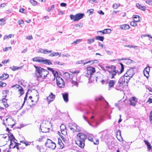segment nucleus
I'll return each instance as SVG.
<instances>
[{
  "label": "nucleus",
  "mask_w": 152,
  "mask_h": 152,
  "mask_svg": "<svg viewBox=\"0 0 152 152\" xmlns=\"http://www.w3.org/2000/svg\"><path fill=\"white\" fill-rule=\"evenodd\" d=\"M50 141V143H49L47 146H48L49 148H51L52 150H54L56 147V144L51 140Z\"/></svg>",
  "instance_id": "nucleus-21"
},
{
  "label": "nucleus",
  "mask_w": 152,
  "mask_h": 152,
  "mask_svg": "<svg viewBox=\"0 0 152 152\" xmlns=\"http://www.w3.org/2000/svg\"><path fill=\"white\" fill-rule=\"evenodd\" d=\"M43 63L45 64H47L49 65L52 64V63L49 60L47 59H44Z\"/></svg>",
  "instance_id": "nucleus-28"
},
{
  "label": "nucleus",
  "mask_w": 152,
  "mask_h": 152,
  "mask_svg": "<svg viewBox=\"0 0 152 152\" xmlns=\"http://www.w3.org/2000/svg\"><path fill=\"white\" fill-rule=\"evenodd\" d=\"M56 78L57 86L60 88H64L65 84L62 78L59 76L56 77Z\"/></svg>",
  "instance_id": "nucleus-8"
},
{
  "label": "nucleus",
  "mask_w": 152,
  "mask_h": 152,
  "mask_svg": "<svg viewBox=\"0 0 152 152\" xmlns=\"http://www.w3.org/2000/svg\"><path fill=\"white\" fill-rule=\"evenodd\" d=\"M88 1L91 4L97 3V0H88Z\"/></svg>",
  "instance_id": "nucleus-48"
},
{
  "label": "nucleus",
  "mask_w": 152,
  "mask_h": 152,
  "mask_svg": "<svg viewBox=\"0 0 152 152\" xmlns=\"http://www.w3.org/2000/svg\"><path fill=\"white\" fill-rule=\"evenodd\" d=\"M94 41L95 39L94 38L87 39V43L88 44H90L91 43L94 42Z\"/></svg>",
  "instance_id": "nucleus-35"
},
{
  "label": "nucleus",
  "mask_w": 152,
  "mask_h": 152,
  "mask_svg": "<svg viewBox=\"0 0 152 152\" xmlns=\"http://www.w3.org/2000/svg\"><path fill=\"white\" fill-rule=\"evenodd\" d=\"M136 7L139 9L145 11L146 10V8L144 6H142L139 3H137L136 4Z\"/></svg>",
  "instance_id": "nucleus-23"
},
{
  "label": "nucleus",
  "mask_w": 152,
  "mask_h": 152,
  "mask_svg": "<svg viewBox=\"0 0 152 152\" xmlns=\"http://www.w3.org/2000/svg\"><path fill=\"white\" fill-rule=\"evenodd\" d=\"M44 49H43L42 48H39L38 50V53H44Z\"/></svg>",
  "instance_id": "nucleus-49"
},
{
  "label": "nucleus",
  "mask_w": 152,
  "mask_h": 152,
  "mask_svg": "<svg viewBox=\"0 0 152 152\" xmlns=\"http://www.w3.org/2000/svg\"><path fill=\"white\" fill-rule=\"evenodd\" d=\"M53 71H55V72H53L52 73L53 74L54 76L55 77L54 79H55L56 77H56L58 76V73L57 72L55 71V70H54Z\"/></svg>",
  "instance_id": "nucleus-40"
},
{
  "label": "nucleus",
  "mask_w": 152,
  "mask_h": 152,
  "mask_svg": "<svg viewBox=\"0 0 152 152\" xmlns=\"http://www.w3.org/2000/svg\"><path fill=\"white\" fill-rule=\"evenodd\" d=\"M88 11L90 12V15L92 14L93 13L94 10L92 9L88 10L87 11V12H88Z\"/></svg>",
  "instance_id": "nucleus-59"
},
{
  "label": "nucleus",
  "mask_w": 152,
  "mask_h": 152,
  "mask_svg": "<svg viewBox=\"0 0 152 152\" xmlns=\"http://www.w3.org/2000/svg\"><path fill=\"white\" fill-rule=\"evenodd\" d=\"M130 26L128 24H124L120 26V28L123 29L127 30L129 28Z\"/></svg>",
  "instance_id": "nucleus-25"
},
{
  "label": "nucleus",
  "mask_w": 152,
  "mask_h": 152,
  "mask_svg": "<svg viewBox=\"0 0 152 152\" xmlns=\"http://www.w3.org/2000/svg\"><path fill=\"white\" fill-rule=\"evenodd\" d=\"M64 78L66 80H69L70 78L73 75L72 74H70L69 73L67 72H65L64 74Z\"/></svg>",
  "instance_id": "nucleus-17"
},
{
  "label": "nucleus",
  "mask_w": 152,
  "mask_h": 152,
  "mask_svg": "<svg viewBox=\"0 0 152 152\" xmlns=\"http://www.w3.org/2000/svg\"><path fill=\"white\" fill-rule=\"evenodd\" d=\"M149 118H150V122L152 123V110L150 113L149 115Z\"/></svg>",
  "instance_id": "nucleus-53"
},
{
  "label": "nucleus",
  "mask_w": 152,
  "mask_h": 152,
  "mask_svg": "<svg viewBox=\"0 0 152 152\" xmlns=\"http://www.w3.org/2000/svg\"><path fill=\"white\" fill-rule=\"evenodd\" d=\"M115 83V80H109L108 82L109 88L113 87Z\"/></svg>",
  "instance_id": "nucleus-22"
},
{
  "label": "nucleus",
  "mask_w": 152,
  "mask_h": 152,
  "mask_svg": "<svg viewBox=\"0 0 152 152\" xmlns=\"http://www.w3.org/2000/svg\"><path fill=\"white\" fill-rule=\"evenodd\" d=\"M54 64H57L58 65H64V63H61V62H54Z\"/></svg>",
  "instance_id": "nucleus-54"
},
{
  "label": "nucleus",
  "mask_w": 152,
  "mask_h": 152,
  "mask_svg": "<svg viewBox=\"0 0 152 152\" xmlns=\"http://www.w3.org/2000/svg\"><path fill=\"white\" fill-rule=\"evenodd\" d=\"M59 53L58 52H53L51 53L49 55V56L51 57H53L55 56H57V55H59Z\"/></svg>",
  "instance_id": "nucleus-34"
},
{
  "label": "nucleus",
  "mask_w": 152,
  "mask_h": 152,
  "mask_svg": "<svg viewBox=\"0 0 152 152\" xmlns=\"http://www.w3.org/2000/svg\"><path fill=\"white\" fill-rule=\"evenodd\" d=\"M85 60H82L80 61H77L76 64H83L84 65H85L86 64H87L89 63H92V64H93L95 62L96 63H97L98 62V61L97 60H94L92 61H88L86 62H84Z\"/></svg>",
  "instance_id": "nucleus-12"
},
{
  "label": "nucleus",
  "mask_w": 152,
  "mask_h": 152,
  "mask_svg": "<svg viewBox=\"0 0 152 152\" xmlns=\"http://www.w3.org/2000/svg\"><path fill=\"white\" fill-rule=\"evenodd\" d=\"M131 78L130 77L127 76V75H126L125 73L124 75L119 78L120 82H121L122 83H123L124 86L127 85L128 83Z\"/></svg>",
  "instance_id": "nucleus-5"
},
{
  "label": "nucleus",
  "mask_w": 152,
  "mask_h": 152,
  "mask_svg": "<svg viewBox=\"0 0 152 152\" xmlns=\"http://www.w3.org/2000/svg\"><path fill=\"white\" fill-rule=\"evenodd\" d=\"M95 72V69L94 68L91 66L88 67L87 68V73L86 74V77L91 76Z\"/></svg>",
  "instance_id": "nucleus-9"
},
{
  "label": "nucleus",
  "mask_w": 152,
  "mask_h": 152,
  "mask_svg": "<svg viewBox=\"0 0 152 152\" xmlns=\"http://www.w3.org/2000/svg\"><path fill=\"white\" fill-rule=\"evenodd\" d=\"M69 128L72 130H74L76 127V124L74 123H70L68 124Z\"/></svg>",
  "instance_id": "nucleus-18"
},
{
  "label": "nucleus",
  "mask_w": 152,
  "mask_h": 152,
  "mask_svg": "<svg viewBox=\"0 0 152 152\" xmlns=\"http://www.w3.org/2000/svg\"><path fill=\"white\" fill-rule=\"evenodd\" d=\"M75 26L77 27H81L83 26V25L82 23H79L76 24L75 25Z\"/></svg>",
  "instance_id": "nucleus-52"
},
{
  "label": "nucleus",
  "mask_w": 152,
  "mask_h": 152,
  "mask_svg": "<svg viewBox=\"0 0 152 152\" xmlns=\"http://www.w3.org/2000/svg\"><path fill=\"white\" fill-rule=\"evenodd\" d=\"M18 23L21 26H23L24 25V21L22 20H19L18 21Z\"/></svg>",
  "instance_id": "nucleus-36"
},
{
  "label": "nucleus",
  "mask_w": 152,
  "mask_h": 152,
  "mask_svg": "<svg viewBox=\"0 0 152 152\" xmlns=\"http://www.w3.org/2000/svg\"><path fill=\"white\" fill-rule=\"evenodd\" d=\"M14 143L15 144V145L14 147H13V148H15V147H16L17 149L18 150V149H19L18 145H20V143L17 142H14Z\"/></svg>",
  "instance_id": "nucleus-39"
},
{
  "label": "nucleus",
  "mask_w": 152,
  "mask_h": 152,
  "mask_svg": "<svg viewBox=\"0 0 152 152\" xmlns=\"http://www.w3.org/2000/svg\"><path fill=\"white\" fill-rule=\"evenodd\" d=\"M55 98V95L53 94L51 92L49 96L47 97L48 103L50 104L51 102L53 101Z\"/></svg>",
  "instance_id": "nucleus-15"
},
{
  "label": "nucleus",
  "mask_w": 152,
  "mask_h": 152,
  "mask_svg": "<svg viewBox=\"0 0 152 152\" xmlns=\"http://www.w3.org/2000/svg\"><path fill=\"white\" fill-rule=\"evenodd\" d=\"M62 96L64 102H67L69 100V94L67 93H65L62 94Z\"/></svg>",
  "instance_id": "nucleus-16"
},
{
  "label": "nucleus",
  "mask_w": 152,
  "mask_h": 152,
  "mask_svg": "<svg viewBox=\"0 0 152 152\" xmlns=\"http://www.w3.org/2000/svg\"><path fill=\"white\" fill-rule=\"evenodd\" d=\"M148 102L149 103H152V99L150 98H149L148 99Z\"/></svg>",
  "instance_id": "nucleus-64"
},
{
  "label": "nucleus",
  "mask_w": 152,
  "mask_h": 152,
  "mask_svg": "<svg viewBox=\"0 0 152 152\" xmlns=\"http://www.w3.org/2000/svg\"><path fill=\"white\" fill-rule=\"evenodd\" d=\"M20 86L18 84H15L12 86V88H13L15 87H16L17 88H19Z\"/></svg>",
  "instance_id": "nucleus-56"
},
{
  "label": "nucleus",
  "mask_w": 152,
  "mask_h": 152,
  "mask_svg": "<svg viewBox=\"0 0 152 152\" xmlns=\"http://www.w3.org/2000/svg\"><path fill=\"white\" fill-rule=\"evenodd\" d=\"M9 75L7 74L4 73L0 77V80H6L9 77Z\"/></svg>",
  "instance_id": "nucleus-24"
},
{
  "label": "nucleus",
  "mask_w": 152,
  "mask_h": 152,
  "mask_svg": "<svg viewBox=\"0 0 152 152\" xmlns=\"http://www.w3.org/2000/svg\"><path fill=\"white\" fill-rule=\"evenodd\" d=\"M87 77L88 78L89 83L96 82L97 81V77L94 75H92L91 77L89 76V77Z\"/></svg>",
  "instance_id": "nucleus-14"
},
{
  "label": "nucleus",
  "mask_w": 152,
  "mask_h": 152,
  "mask_svg": "<svg viewBox=\"0 0 152 152\" xmlns=\"http://www.w3.org/2000/svg\"><path fill=\"white\" fill-rule=\"evenodd\" d=\"M118 7V6L117 4H114L113 5V7L114 9H116Z\"/></svg>",
  "instance_id": "nucleus-57"
},
{
  "label": "nucleus",
  "mask_w": 152,
  "mask_h": 152,
  "mask_svg": "<svg viewBox=\"0 0 152 152\" xmlns=\"http://www.w3.org/2000/svg\"><path fill=\"white\" fill-rule=\"evenodd\" d=\"M145 2L150 5H152V0H146Z\"/></svg>",
  "instance_id": "nucleus-43"
},
{
  "label": "nucleus",
  "mask_w": 152,
  "mask_h": 152,
  "mask_svg": "<svg viewBox=\"0 0 152 152\" xmlns=\"http://www.w3.org/2000/svg\"><path fill=\"white\" fill-rule=\"evenodd\" d=\"M137 101V99L135 96H133L129 100L130 105L133 106H135Z\"/></svg>",
  "instance_id": "nucleus-10"
},
{
  "label": "nucleus",
  "mask_w": 152,
  "mask_h": 152,
  "mask_svg": "<svg viewBox=\"0 0 152 152\" xmlns=\"http://www.w3.org/2000/svg\"><path fill=\"white\" fill-rule=\"evenodd\" d=\"M58 144L60 145V148L61 149H62L64 147V143L61 142V140L60 139H58Z\"/></svg>",
  "instance_id": "nucleus-30"
},
{
  "label": "nucleus",
  "mask_w": 152,
  "mask_h": 152,
  "mask_svg": "<svg viewBox=\"0 0 152 152\" xmlns=\"http://www.w3.org/2000/svg\"><path fill=\"white\" fill-rule=\"evenodd\" d=\"M6 20L4 18H2L0 19V25H3L4 24V23H2L3 22H4Z\"/></svg>",
  "instance_id": "nucleus-47"
},
{
  "label": "nucleus",
  "mask_w": 152,
  "mask_h": 152,
  "mask_svg": "<svg viewBox=\"0 0 152 152\" xmlns=\"http://www.w3.org/2000/svg\"><path fill=\"white\" fill-rule=\"evenodd\" d=\"M77 136V140L76 142V144L81 148H83L85 145V140L87 138V136L84 133L81 132L78 133Z\"/></svg>",
  "instance_id": "nucleus-4"
},
{
  "label": "nucleus",
  "mask_w": 152,
  "mask_h": 152,
  "mask_svg": "<svg viewBox=\"0 0 152 152\" xmlns=\"http://www.w3.org/2000/svg\"><path fill=\"white\" fill-rule=\"evenodd\" d=\"M30 1L33 5L35 6L37 4V2L34 0H30Z\"/></svg>",
  "instance_id": "nucleus-37"
},
{
  "label": "nucleus",
  "mask_w": 152,
  "mask_h": 152,
  "mask_svg": "<svg viewBox=\"0 0 152 152\" xmlns=\"http://www.w3.org/2000/svg\"><path fill=\"white\" fill-rule=\"evenodd\" d=\"M150 68L149 67H146L143 71V74L145 76L148 77L149 76V73L150 71Z\"/></svg>",
  "instance_id": "nucleus-20"
},
{
  "label": "nucleus",
  "mask_w": 152,
  "mask_h": 152,
  "mask_svg": "<svg viewBox=\"0 0 152 152\" xmlns=\"http://www.w3.org/2000/svg\"><path fill=\"white\" fill-rule=\"evenodd\" d=\"M41 132L43 133H46L49 131V129L44 127H42L41 128Z\"/></svg>",
  "instance_id": "nucleus-29"
},
{
  "label": "nucleus",
  "mask_w": 152,
  "mask_h": 152,
  "mask_svg": "<svg viewBox=\"0 0 152 152\" xmlns=\"http://www.w3.org/2000/svg\"><path fill=\"white\" fill-rule=\"evenodd\" d=\"M120 79H119L115 87V88L117 90L121 91L123 88V85L124 83L121 82H120Z\"/></svg>",
  "instance_id": "nucleus-13"
},
{
  "label": "nucleus",
  "mask_w": 152,
  "mask_h": 152,
  "mask_svg": "<svg viewBox=\"0 0 152 152\" xmlns=\"http://www.w3.org/2000/svg\"><path fill=\"white\" fill-rule=\"evenodd\" d=\"M72 77L71 78V82L74 85L76 86H78V83L77 82L76 77L75 76H73V75Z\"/></svg>",
  "instance_id": "nucleus-19"
},
{
  "label": "nucleus",
  "mask_w": 152,
  "mask_h": 152,
  "mask_svg": "<svg viewBox=\"0 0 152 152\" xmlns=\"http://www.w3.org/2000/svg\"><path fill=\"white\" fill-rule=\"evenodd\" d=\"M36 69L35 76L38 79L41 78L42 80L45 79L49 74V72L46 69L40 66H34Z\"/></svg>",
  "instance_id": "nucleus-2"
},
{
  "label": "nucleus",
  "mask_w": 152,
  "mask_h": 152,
  "mask_svg": "<svg viewBox=\"0 0 152 152\" xmlns=\"http://www.w3.org/2000/svg\"><path fill=\"white\" fill-rule=\"evenodd\" d=\"M18 91H20L19 94L20 96L24 94L23 89V88L20 86L19 88H18Z\"/></svg>",
  "instance_id": "nucleus-33"
},
{
  "label": "nucleus",
  "mask_w": 152,
  "mask_h": 152,
  "mask_svg": "<svg viewBox=\"0 0 152 152\" xmlns=\"http://www.w3.org/2000/svg\"><path fill=\"white\" fill-rule=\"evenodd\" d=\"M63 56V57H67L68 58H69L70 56V55L68 54H63L61 55H60L59 54V56Z\"/></svg>",
  "instance_id": "nucleus-46"
},
{
  "label": "nucleus",
  "mask_w": 152,
  "mask_h": 152,
  "mask_svg": "<svg viewBox=\"0 0 152 152\" xmlns=\"http://www.w3.org/2000/svg\"><path fill=\"white\" fill-rule=\"evenodd\" d=\"M144 142L145 144L146 145L147 147V148L148 151H150L152 148V146L150 145L149 142L146 140H144Z\"/></svg>",
  "instance_id": "nucleus-26"
},
{
  "label": "nucleus",
  "mask_w": 152,
  "mask_h": 152,
  "mask_svg": "<svg viewBox=\"0 0 152 152\" xmlns=\"http://www.w3.org/2000/svg\"><path fill=\"white\" fill-rule=\"evenodd\" d=\"M44 59V58L42 57H39V58L38 59V62L39 63H43V59Z\"/></svg>",
  "instance_id": "nucleus-45"
},
{
  "label": "nucleus",
  "mask_w": 152,
  "mask_h": 152,
  "mask_svg": "<svg viewBox=\"0 0 152 152\" xmlns=\"http://www.w3.org/2000/svg\"><path fill=\"white\" fill-rule=\"evenodd\" d=\"M111 30L110 29L107 28L103 30V34H108L111 32Z\"/></svg>",
  "instance_id": "nucleus-32"
},
{
  "label": "nucleus",
  "mask_w": 152,
  "mask_h": 152,
  "mask_svg": "<svg viewBox=\"0 0 152 152\" xmlns=\"http://www.w3.org/2000/svg\"><path fill=\"white\" fill-rule=\"evenodd\" d=\"M14 36V35L13 34H10L9 35H8L7 36V38L8 39L9 38H11L12 37H13Z\"/></svg>",
  "instance_id": "nucleus-60"
},
{
  "label": "nucleus",
  "mask_w": 152,
  "mask_h": 152,
  "mask_svg": "<svg viewBox=\"0 0 152 152\" xmlns=\"http://www.w3.org/2000/svg\"><path fill=\"white\" fill-rule=\"evenodd\" d=\"M139 21V19H137L136 20H134L130 23L131 25L133 26H137V22Z\"/></svg>",
  "instance_id": "nucleus-27"
},
{
  "label": "nucleus",
  "mask_w": 152,
  "mask_h": 152,
  "mask_svg": "<svg viewBox=\"0 0 152 152\" xmlns=\"http://www.w3.org/2000/svg\"><path fill=\"white\" fill-rule=\"evenodd\" d=\"M8 61H9V59H8L7 60H4V61H2V63L3 64H6L8 62Z\"/></svg>",
  "instance_id": "nucleus-62"
},
{
  "label": "nucleus",
  "mask_w": 152,
  "mask_h": 152,
  "mask_svg": "<svg viewBox=\"0 0 152 152\" xmlns=\"http://www.w3.org/2000/svg\"><path fill=\"white\" fill-rule=\"evenodd\" d=\"M44 54H48L52 51L51 50H48L47 49H44Z\"/></svg>",
  "instance_id": "nucleus-44"
},
{
  "label": "nucleus",
  "mask_w": 152,
  "mask_h": 152,
  "mask_svg": "<svg viewBox=\"0 0 152 152\" xmlns=\"http://www.w3.org/2000/svg\"><path fill=\"white\" fill-rule=\"evenodd\" d=\"M84 14L83 13H79L73 15H70V18L72 20H73L74 21H78L80 19L83 18Z\"/></svg>",
  "instance_id": "nucleus-6"
},
{
  "label": "nucleus",
  "mask_w": 152,
  "mask_h": 152,
  "mask_svg": "<svg viewBox=\"0 0 152 152\" xmlns=\"http://www.w3.org/2000/svg\"><path fill=\"white\" fill-rule=\"evenodd\" d=\"M95 39L97 40H99L102 41H103L104 39V37L101 36H96L95 37Z\"/></svg>",
  "instance_id": "nucleus-31"
},
{
  "label": "nucleus",
  "mask_w": 152,
  "mask_h": 152,
  "mask_svg": "<svg viewBox=\"0 0 152 152\" xmlns=\"http://www.w3.org/2000/svg\"><path fill=\"white\" fill-rule=\"evenodd\" d=\"M76 127L75 128V129H74L73 131L74 130L76 132L80 131V129L79 127L78 126H77V125H76Z\"/></svg>",
  "instance_id": "nucleus-42"
},
{
  "label": "nucleus",
  "mask_w": 152,
  "mask_h": 152,
  "mask_svg": "<svg viewBox=\"0 0 152 152\" xmlns=\"http://www.w3.org/2000/svg\"><path fill=\"white\" fill-rule=\"evenodd\" d=\"M60 5L61 7H64L66 5V4L65 3H61Z\"/></svg>",
  "instance_id": "nucleus-61"
},
{
  "label": "nucleus",
  "mask_w": 152,
  "mask_h": 152,
  "mask_svg": "<svg viewBox=\"0 0 152 152\" xmlns=\"http://www.w3.org/2000/svg\"><path fill=\"white\" fill-rule=\"evenodd\" d=\"M109 80L108 79H107L106 80H102L101 81V83H102V84H107L108 83Z\"/></svg>",
  "instance_id": "nucleus-38"
},
{
  "label": "nucleus",
  "mask_w": 152,
  "mask_h": 152,
  "mask_svg": "<svg viewBox=\"0 0 152 152\" xmlns=\"http://www.w3.org/2000/svg\"><path fill=\"white\" fill-rule=\"evenodd\" d=\"M120 64L121 65V69L119 72L118 70H116V67L115 66L111 65L106 66L107 71L109 72V76L111 79L114 78L117 74L119 75L124 71V66L123 64L121 63H120Z\"/></svg>",
  "instance_id": "nucleus-1"
},
{
  "label": "nucleus",
  "mask_w": 152,
  "mask_h": 152,
  "mask_svg": "<svg viewBox=\"0 0 152 152\" xmlns=\"http://www.w3.org/2000/svg\"><path fill=\"white\" fill-rule=\"evenodd\" d=\"M95 103L94 104L95 110H100L103 104H104L108 105V103L101 96L96 97L95 99Z\"/></svg>",
  "instance_id": "nucleus-3"
},
{
  "label": "nucleus",
  "mask_w": 152,
  "mask_h": 152,
  "mask_svg": "<svg viewBox=\"0 0 152 152\" xmlns=\"http://www.w3.org/2000/svg\"><path fill=\"white\" fill-rule=\"evenodd\" d=\"M25 10L23 8H21L19 10V12L22 13H25L26 12H25Z\"/></svg>",
  "instance_id": "nucleus-55"
},
{
  "label": "nucleus",
  "mask_w": 152,
  "mask_h": 152,
  "mask_svg": "<svg viewBox=\"0 0 152 152\" xmlns=\"http://www.w3.org/2000/svg\"><path fill=\"white\" fill-rule=\"evenodd\" d=\"M106 52L109 55H111L113 53V52L112 51H109V50H106Z\"/></svg>",
  "instance_id": "nucleus-58"
},
{
  "label": "nucleus",
  "mask_w": 152,
  "mask_h": 152,
  "mask_svg": "<svg viewBox=\"0 0 152 152\" xmlns=\"http://www.w3.org/2000/svg\"><path fill=\"white\" fill-rule=\"evenodd\" d=\"M8 136V135L7 134H3V138L4 139H6L7 137Z\"/></svg>",
  "instance_id": "nucleus-63"
},
{
  "label": "nucleus",
  "mask_w": 152,
  "mask_h": 152,
  "mask_svg": "<svg viewBox=\"0 0 152 152\" xmlns=\"http://www.w3.org/2000/svg\"><path fill=\"white\" fill-rule=\"evenodd\" d=\"M20 67H17L16 66H13L12 67H10V68L13 71H15L16 70L20 68Z\"/></svg>",
  "instance_id": "nucleus-41"
},
{
  "label": "nucleus",
  "mask_w": 152,
  "mask_h": 152,
  "mask_svg": "<svg viewBox=\"0 0 152 152\" xmlns=\"http://www.w3.org/2000/svg\"><path fill=\"white\" fill-rule=\"evenodd\" d=\"M83 117L84 119L90 125H92V124L91 123H95L96 124V126H97L99 124V123L96 121V119L94 118V116H92L90 118L89 120H88L87 119L86 117L84 115L83 116Z\"/></svg>",
  "instance_id": "nucleus-7"
},
{
  "label": "nucleus",
  "mask_w": 152,
  "mask_h": 152,
  "mask_svg": "<svg viewBox=\"0 0 152 152\" xmlns=\"http://www.w3.org/2000/svg\"><path fill=\"white\" fill-rule=\"evenodd\" d=\"M134 69H135L134 68H130L127 70L126 72L125 73L126 75H127V76H128L130 77L131 78H132L135 74V72L134 71Z\"/></svg>",
  "instance_id": "nucleus-11"
},
{
  "label": "nucleus",
  "mask_w": 152,
  "mask_h": 152,
  "mask_svg": "<svg viewBox=\"0 0 152 152\" xmlns=\"http://www.w3.org/2000/svg\"><path fill=\"white\" fill-rule=\"evenodd\" d=\"M26 39L28 40H31L33 39V37L31 35H30L27 36L26 37Z\"/></svg>",
  "instance_id": "nucleus-51"
},
{
  "label": "nucleus",
  "mask_w": 152,
  "mask_h": 152,
  "mask_svg": "<svg viewBox=\"0 0 152 152\" xmlns=\"http://www.w3.org/2000/svg\"><path fill=\"white\" fill-rule=\"evenodd\" d=\"M39 58V57H35L33 58L32 60L34 61H35L37 62H38V59Z\"/></svg>",
  "instance_id": "nucleus-50"
}]
</instances>
